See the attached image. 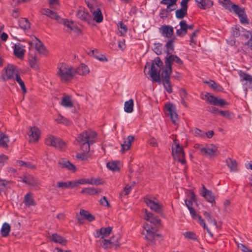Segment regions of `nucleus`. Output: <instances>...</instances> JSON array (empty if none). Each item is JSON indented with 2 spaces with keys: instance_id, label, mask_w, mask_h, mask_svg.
I'll use <instances>...</instances> for the list:
<instances>
[{
  "instance_id": "49",
  "label": "nucleus",
  "mask_w": 252,
  "mask_h": 252,
  "mask_svg": "<svg viewBox=\"0 0 252 252\" xmlns=\"http://www.w3.org/2000/svg\"><path fill=\"white\" fill-rule=\"evenodd\" d=\"M96 133L95 132H89V138H88V142L90 145H92L95 142V138L96 137Z\"/></svg>"
},
{
  "instance_id": "45",
  "label": "nucleus",
  "mask_w": 252,
  "mask_h": 252,
  "mask_svg": "<svg viewBox=\"0 0 252 252\" xmlns=\"http://www.w3.org/2000/svg\"><path fill=\"white\" fill-rule=\"evenodd\" d=\"M88 138H89V132L84 131L80 134L79 136L78 137L77 140L79 143L84 142L87 143Z\"/></svg>"
},
{
  "instance_id": "3",
  "label": "nucleus",
  "mask_w": 252,
  "mask_h": 252,
  "mask_svg": "<svg viewBox=\"0 0 252 252\" xmlns=\"http://www.w3.org/2000/svg\"><path fill=\"white\" fill-rule=\"evenodd\" d=\"M58 69L57 75L62 82H68L75 76L74 68L69 66L64 63H60L58 66Z\"/></svg>"
},
{
  "instance_id": "31",
  "label": "nucleus",
  "mask_w": 252,
  "mask_h": 252,
  "mask_svg": "<svg viewBox=\"0 0 252 252\" xmlns=\"http://www.w3.org/2000/svg\"><path fill=\"white\" fill-rule=\"evenodd\" d=\"M189 213L192 218L193 220H197L200 224L202 223L201 220L204 221L201 216L196 213V212L193 207H190V208L189 209Z\"/></svg>"
},
{
  "instance_id": "22",
  "label": "nucleus",
  "mask_w": 252,
  "mask_h": 252,
  "mask_svg": "<svg viewBox=\"0 0 252 252\" xmlns=\"http://www.w3.org/2000/svg\"><path fill=\"white\" fill-rule=\"evenodd\" d=\"M90 72L87 65L84 63H81L77 68L74 69V75L78 74L80 75H85Z\"/></svg>"
},
{
  "instance_id": "20",
  "label": "nucleus",
  "mask_w": 252,
  "mask_h": 252,
  "mask_svg": "<svg viewBox=\"0 0 252 252\" xmlns=\"http://www.w3.org/2000/svg\"><path fill=\"white\" fill-rule=\"evenodd\" d=\"M162 35L167 38H171L174 33L173 28L169 25H164L161 27Z\"/></svg>"
},
{
  "instance_id": "18",
  "label": "nucleus",
  "mask_w": 252,
  "mask_h": 252,
  "mask_svg": "<svg viewBox=\"0 0 252 252\" xmlns=\"http://www.w3.org/2000/svg\"><path fill=\"white\" fill-rule=\"evenodd\" d=\"M58 164L61 168H67L73 172H75L76 169L75 166L66 159H62L60 160L58 162Z\"/></svg>"
},
{
  "instance_id": "9",
  "label": "nucleus",
  "mask_w": 252,
  "mask_h": 252,
  "mask_svg": "<svg viewBox=\"0 0 252 252\" xmlns=\"http://www.w3.org/2000/svg\"><path fill=\"white\" fill-rule=\"evenodd\" d=\"M76 15L77 18L89 24L91 23L93 20L91 15L87 9L83 7H80L77 10Z\"/></svg>"
},
{
  "instance_id": "10",
  "label": "nucleus",
  "mask_w": 252,
  "mask_h": 252,
  "mask_svg": "<svg viewBox=\"0 0 252 252\" xmlns=\"http://www.w3.org/2000/svg\"><path fill=\"white\" fill-rule=\"evenodd\" d=\"M80 215H77V219L78 222L80 224L83 223V220H86L90 222L93 221L95 220V217L92 214L89 213V211H86L84 209H80Z\"/></svg>"
},
{
  "instance_id": "56",
  "label": "nucleus",
  "mask_w": 252,
  "mask_h": 252,
  "mask_svg": "<svg viewBox=\"0 0 252 252\" xmlns=\"http://www.w3.org/2000/svg\"><path fill=\"white\" fill-rule=\"evenodd\" d=\"M179 25L180 26V28L182 29V31L184 32V33L187 34L188 31V24H187L186 21L184 20H182L180 21L179 23Z\"/></svg>"
},
{
  "instance_id": "51",
  "label": "nucleus",
  "mask_w": 252,
  "mask_h": 252,
  "mask_svg": "<svg viewBox=\"0 0 252 252\" xmlns=\"http://www.w3.org/2000/svg\"><path fill=\"white\" fill-rule=\"evenodd\" d=\"M231 8L237 15H239V14H241L242 13H244L245 11L244 8H241L236 4H232Z\"/></svg>"
},
{
  "instance_id": "12",
  "label": "nucleus",
  "mask_w": 252,
  "mask_h": 252,
  "mask_svg": "<svg viewBox=\"0 0 252 252\" xmlns=\"http://www.w3.org/2000/svg\"><path fill=\"white\" fill-rule=\"evenodd\" d=\"M28 134L30 137V142H36L40 138V130L36 126L31 127Z\"/></svg>"
},
{
  "instance_id": "5",
  "label": "nucleus",
  "mask_w": 252,
  "mask_h": 252,
  "mask_svg": "<svg viewBox=\"0 0 252 252\" xmlns=\"http://www.w3.org/2000/svg\"><path fill=\"white\" fill-rule=\"evenodd\" d=\"M45 144L56 148L63 149L65 146V142L60 138L50 135L45 139Z\"/></svg>"
},
{
  "instance_id": "27",
  "label": "nucleus",
  "mask_w": 252,
  "mask_h": 252,
  "mask_svg": "<svg viewBox=\"0 0 252 252\" xmlns=\"http://www.w3.org/2000/svg\"><path fill=\"white\" fill-rule=\"evenodd\" d=\"M25 45L20 43H17V58L23 60L24 58L26 50L24 49Z\"/></svg>"
},
{
  "instance_id": "33",
  "label": "nucleus",
  "mask_w": 252,
  "mask_h": 252,
  "mask_svg": "<svg viewBox=\"0 0 252 252\" xmlns=\"http://www.w3.org/2000/svg\"><path fill=\"white\" fill-rule=\"evenodd\" d=\"M61 104L63 106L66 108H70L73 106L71 98L69 95H65L63 97Z\"/></svg>"
},
{
  "instance_id": "63",
  "label": "nucleus",
  "mask_w": 252,
  "mask_h": 252,
  "mask_svg": "<svg viewBox=\"0 0 252 252\" xmlns=\"http://www.w3.org/2000/svg\"><path fill=\"white\" fill-rule=\"evenodd\" d=\"M246 32L250 33L251 35V36L250 39L245 43L244 45L245 46H248L250 49L252 50V31H247Z\"/></svg>"
},
{
  "instance_id": "11",
  "label": "nucleus",
  "mask_w": 252,
  "mask_h": 252,
  "mask_svg": "<svg viewBox=\"0 0 252 252\" xmlns=\"http://www.w3.org/2000/svg\"><path fill=\"white\" fill-rule=\"evenodd\" d=\"M18 181H22L27 185L35 186L38 184V180L29 174H25L23 177H19Z\"/></svg>"
},
{
  "instance_id": "26",
  "label": "nucleus",
  "mask_w": 252,
  "mask_h": 252,
  "mask_svg": "<svg viewBox=\"0 0 252 252\" xmlns=\"http://www.w3.org/2000/svg\"><path fill=\"white\" fill-rule=\"evenodd\" d=\"M29 62L30 66L32 69L37 70L39 68V61L35 55L29 54Z\"/></svg>"
},
{
  "instance_id": "13",
  "label": "nucleus",
  "mask_w": 252,
  "mask_h": 252,
  "mask_svg": "<svg viewBox=\"0 0 252 252\" xmlns=\"http://www.w3.org/2000/svg\"><path fill=\"white\" fill-rule=\"evenodd\" d=\"M145 219L158 227L161 225V220L152 213L148 212L147 210H146Z\"/></svg>"
},
{
  "instance_id": "64",
  "label": "nucleus",
  "mask_w": 252,
  "mask_h": 252,
  "mask_svg": "<svg viewBox=\"0 0 252 252\" xmlns=\"http://www.w3.org/2000/svg\"><path fill=\"white\" fill-rule=\"evenodd\" d=\"M234 37H238L240 35V28L236 26L233 29L232 33Z\"/></svg>"
},
{
  "instance_id": "43",
  "label": "nucleus",
  "mask_w": 252,
  "mask_h": 252,
  "mask_svg": "<svg viewBox=\"0 0 252 252\" xmlns=\"http://www.w3.org/2000/svg\"><path fill=\"white\" fill-rule=\"evenodd\" d=\"M9 139L8 137L3 133L0 132V146L5 148L7 146Z\"/></svg>"
},
{
  "instance_id": "24",
  "label": "nucleus",
  "mask_w": 252,
  "mask_h": 252,
  "mask_svg": "<svg viewBox=\"0 0 252 252\" xmlns=\"http://www.w3.org/2000/svg\"><path fill=\"white\" fill-rule=\"evenodd\" d=\"M175 37H173L170 39L168 40L166 42V44L165 45V50L164 52L167 54V55L173 54L174 52V42L175 40Z\"/></svg>"
},
{
  "instance_id": "48",
  "label": "nucleus",
  "mask_w": 252,
  "mask_h": 252,
  "mask_svg": "<svg viewBox=\"0 0 252 252\" xmlns=\"http://www.w3.org/2000/svg\"><path fill=\"white\" fill-rule=\"evenodd\" d=\"M71 183L68 182H58L57 183L56 187L58 188L68 189L70 188Z\"/></svg>"
},
{
  "instance_id": "28",
  "label": "nucleus",
  "mask_w": 252,
  "mask_h": 252,
  "mask_svg": "<svg viewBox=\"0 0 252 252\" xmlns=\"http://www.w3.org/2000/svg\"><path fill=\"white\" fill-rule=\"evenodd\" d=\"M203 83L208 85L210 88H212L215 91L222 92L223 90V88L221 86L218 85L214 81L212 80H209V81H204Z\"/></svg>"
},
{
  "instance_id": "29",
  "label": "nucleus",
  "mask_w": 252,
  "mask_h": 252,
  "mask_svg": "<svg viewBox=\"0 0 252 252\" xmlns=\"http://www.w3.org/2000/svg\"><path fill=\"white\" fill-rule=\"evenodd\" d=\"M24 202L25 204L28 207L36 205V203L32 197V194L31 192H29L25 195Z\"/></svg>"
},
{
  "instance_id": "60",
  "label": "nucleus",
  "mask_w": 252,
  "mask_h": 252,
  "mask_svg": "<svg viewBox=\"0 0 252 252\" xmlns=\"http://www.w3.org/2000/svg\"><path fill=\"white\" fill-rule=\"evenodd\" d=\"M131 189V187L129 186L128 185H126L122 191L120 193V195L122 196L124 195H128L130 192Z\"/></svg>"
},
{
  "instance_id": "30",
  "label": "nucleus",
  "mask_w": 252,
  "mask_h": 252,
  "mask_svg": "<svg viewBox=\"0 0 252 252\" xmlns=\"http://www.w3.org/2000/svg\"><path fill=\"white\" fill-rule=\"evenodd\" d=\"M18 24L20 28L23 30H27L30 28V23L28 19L20 18L18 19Z\"/></svg>"
},
{
  "instance_id": "57",
  "label": "nucleus",
  "mask_w": 252,
  "mask_h": 252,
  "mask_svg": "<svg viewBox=\"0 0 252 252\" xmlns=\"http://www.w3.org/2000/svg\"><path fill=\"white\" fill-rule=\"evenodd\" d=\"M100 204L103 206L110 208L111 205L105 196H103L99 200Z\"/></svg>"
},
{
  "instance_id": "36",
  "label": "nucleus",
  "mask_w": 252,
  "mask_h": 252,
  "mask_svg": "<svg viewBox=\"0 0 252 252\" xmlns=\"http://www.w3.org/2000/svg\"><path fill=\"white\" fill-rule=\"evenodd\" d=\"M10 231V224L7 222H4L1 228L0 233L2 237H6L8 235Z\"/></svg>"
},
{
  "instance_id": "32",
  "label": "nucleus",
  "mask_w": 252,
  "mask_h": 252,
  "mask_svg": "<svg viewBox=\"0 0 252 252\" xmlns=\"http://www.w3.org/2000/svg\"><path fill=\"white\" fill-rule=\"evenodd\" d=\"M226 162L231 171H237V163L236 160L233 159L231 158H228L226 160Z\"/></svg>"
},
{
  "instance_id": "17",
  "label": "nucleus",
  "mask_w": 252,
  "mask_h": 252,
  "mask_svg": "<svg viewBox=\"0 0 252 252\" xmlns=\"http://www.w3.org/2000/svg\"><path fill=\"white\" fill-rule=\"evenodd\" d=\"M202 188L203 192L201 193V195L205 198V199L211 203L215 202V195L212 191L206 188L204 185H203Z\"/></svg>"
},
{
  "instance_id": "46",
  "label": "nucleus",
  "mask_w": 252,
  "mask_h": 252,
  "mask_svg": "<svg viewBox=\"0 0 252 252\" xmlns=\"http://www.w3.org/2000/svg\"><path fill=\"white\" fill-rule=\"evenodd\" d=\"M102 238L107 237L110 235L112 231V227L108 226L107 227H101Z\"/></svg>"
},
{
  "instance_id": "38",
  "label": "nucleus",
  "mask_w": 252,
  "mask_h": 252,
  "mask_svg": "<svg viewBox=\"0 0 252 252\" xmlns=\"http://www.w3.org/2000/svg\"><path fill=\"white\" fill-rule=\"evenodd\" d=\"M119 162L117 161H113L111 162H108L107 163V167L113 171L117 172L119 171L120 168L118 165Z\"/></svg>"
},
{
  "instance_id": "16",
  "label": "nucleus",
  "mask_w": 252,
  "mask_h": 252,
  "mask_svg": "<svg viewBox=\"0 0 252 252\" xmlns=\"http://www.w3.org/2000/svg\"><path fill=\"white\" fill-rule=\"evenodd\" d=\"M165 107L166 110L169 112L171 121L175 124L178 119V115L176 112L175 106L171 103H168L165 104Z\"/></svg>"
},
{
  "instance_id": "42",
  "label": "nucleus",
  "mask_w": 252,
  "mask_h": 252,
  "mask_svg": "<svg viewBox=\"0 0 252 252\" xmlns=\"http://www.w3.org/2000/svg\"><path fill=\"white\" fill-rule=\"evenodd\" d=\"M203 215L205 219L209 223H212L214 225H217V220L209 213L205 211L203 212Z\"/></svg>"
},
{
  "instance_id": "4",
  "label": "nucleus",
  "mask_w": 252,
  "mask_h": 252,
  "mask_svg": "<svg viewBox=\"0 0 252 252\" xmlns=\"http://www.w3.org/2000/svg\"><path fill=\"white\" fill-rule=\"evenodd\" d=\"M172 154L174 158L177 159L178 161L182 164H185L186 163L183 148L180 147L179 142H177L176 140L174 141V144L172 145Z\"/></svg>"
},
{
  "instance_id": "59",
  "label": "nucleus",
  "mask_w": 252,
  "mask_h": 252,
  "mask_svg": "<svg viewBox=\"0 0 252 252\" xmlns=\"http://www.w3.org/2000/svg\"><path fill=\"white\" fill-rule=\"evenodd\" d=\"M76 158L81 160H87L88 158V153L84 152L78 153L76 155Z\"/></svg>"
},
{
  "instance_id": "54",
  "label": "nucleus",
  "mask_w": 252,
  "mask_h": 252,
  "mask_svg": "<svg viewBox=\"0 0 252 252\" xmlns=\"http://www.w3.org/2000/svg\"><path fill=\"white\" fill-rule=\"evenodd\" d=\"M156 46L154 47L153 51L158 55L162 54V44L158 43L155 44Z\"/></svg>"
},
{
  "instance_id": "62",
  "label": "nucleus",
  "mask_w": 252,
  "mask_h": 252,
  "mask_svg": "<svg viewBox=\"0 0 252 252\" xmlns=\"http://www.w3.org/2000/svg\"><path fill=\"white\" fill-rule=\"evenodd\" d=\"M204 132L202 131L200 129H198L197 128H195L194 129V133L195 136H198L200 137L204 138Z\"/></svg>"
},
{
  "instance_id": "8",
  "label": "nucleus",
  "mask_w": 252,
  "mask_h": 252,
  "mask_svg": "<svg viewBox=\"0 0 252 252\" xmlns=\"http://www.w3.org/2000/svg\"><path fill=\"white\" fill-rule=\"evenodd\" d=\"M15 72V66L11 64H8L1 71V77L6 81L13 77Z\"/></svg>"
},
{
  "instance_id": "61",
  "label": "nucleus",
  "mask_w": 252,
  "mask_h": 252,
  "mask_svg": "<svg viewBox=\"0 0 252 252\" xmlns=\"http://www.w3.org/2000/svg\"><path fill=\"white\" fill-rule=\"evenodd\" d=\"M227 104H228V103L224 99L217 97V100H216L214 105L223 107Z\"/></svg>"
},
{
  "instance_id": "50",
  "label": "nucleus",
  "mask_w": 252,
  "mask_h": 252,
  "mask_svg": "<svg viewBox=\"0 0 252 252\" xmlns=\"http://www.w3.org/2000/svg\"><path fill=\"white\" fill-rule=\"evenodd\" d=\"M59 23H63L65 27L69 28L70 31L74 30V28L71 26L73 24V22L72 21H69L67 19L63 18V21H60Z\"/></svg>"
},
{
  "instance_id": "1",
  "label": "nucleus",
  "mask_w": 252,
  "mask_h": 252,
  "mask_svg": "<svg viewBox=\"0 0 252 252\" xmlns=\"http://www.w3.org/2000/svg\"><path fill=\"white\" fill-rule=\"evenodd\" d=\"M175 62L179 65H182L183 63V61L177 55L173 54H168L165 58V67L162 70L161 73V77L162 79V84L166 90L169 94L172 92L171 83L170 81V75L172 72V65Z\"/></svg>"
},
{
  "instance_id": "55",
  "label": "nucleus",
  "mask_w": 252,
  "mask_h": 252,
  "mask_svg": "<svg viewBox=\"0 0 252 252\" xmlns=\"http://www.w3.org/2000/svg\"><path fill=\"white\" fill-rule=\"evenodd\" d=\"M49 17L52 19H56L59 23L60 21H63V18L58 15L56 12L52 10L50 12Z\"/></svg>"
},
{
  "instance_id": "41",
  "label": "nucleus",
  "mask_w": 252,
  "mask_h": 252,
  "mask_svg": "<svg viewBox=\"0 0 252 252\" xmlns=\"http://www.w3.org/2000/svg\"><path fill=\"white\" fill-rule=\"evenodd\" d=\"M118 28L120 32V35L123 36L126 34L127 32V27L122 21L119 22L118 25Z\"/></svg>"
},
{
  "instance_id": "47",
  "label": "nucleus",
  "mask_w": 252,
  "mask_h": 252,
  "mask_svg": "<svg viewBox=\"0 0 252 252\" xmlns=\"http://www.w3.org/2000/svg\"><path fill=\"white\" fill-rule=\"evenodd\" d=\"M205 97H207V101L211 104L215 105L216 100H217V97H216L209 93H206L204 95Z\"/></svg>"
},
{
  "instance_id": "40",
  "label": "nucleus",
  "mask_w": 252,
  "mask_h": 252,
  "mask_svg": "<svg viewBox=\"0 0 252 252\" xmlns=\"http://www.w3.org/2000/svg\"><path fill=\"white\" fill-rule=\"evenodd\" d=\"M17 82L20 85L22 92V94L24 95L27 93V89L24 82L22 80L21 77L17 73Z\"/></svg>"
},
{
  "instance_id": "2",
  "label": "nucleus",
  "mask_w": 252,
  "mask_h": 252,
  "mask_svg": "<svg viewBox=\"0 0 252 252\" xmlns=\"http://www.w3.org/2000/svg\"><path fill=\"white\" fill-rule=\"evenodd\" d=\"M155 65L157 66L162 68L163 70L164 69L165 66L163 65V63L158 57H156L153 60L151 61V62H147L145 65L144 73L146 74V68L148 67V71L147 74L150 75V76L152 78V81L154 82H157L160 83L162 82L161 77L160 69H158L156 67Z\"/></svg>"
},
{
  "instance_id": "34",
  "label": "nucleus",
  "mask_w": 252,
  "mask_h": 252,
  "mask_svg": "<svg viewBox=\"0 0 252 252\" xmlns=\"http://www.w3.org/2000/svg\"><path fill=\"white\" fill-rule=\"evenodd\" d=\"M188 15V9L181 7L175 11V16L178 19H182Z\"/></svg>"
},
{
  "instance_id": "23",
  "label": "nucleus",
  "mask_w": 252,
  "mask_h": 252,
  "mask_svg": "<svg viewBox=\"0 0 252 252\" xmlns=\"http://www.w3.org/2000/svg\"><path fill=\"white\" fill-rule=\"evenodd\" d=\"M50 241L55 243H59L62 245H65L67 240L64 237L61 236L57 233H54L50 237Z\"/></svg>"
},
{
  "instance_id": "53",
  "label": "nucleus",
  "mask_w": 252,
  "mask_h": 252,
  "mask_svg": "<svg viewBox=\"0 0 252 252\" xmlns=\"http://www.w3.org/2000/svg\"><path fill=\"white\" fill-rule=\"evenodd\" d=\"M81 145V150L84 152L88 153L90 150V145L87 142V143L84 142L80 143Z\"/></svg>"
},
{
  "instance_id": "25",
  "label": "nucleus",
  "mask_w": 252,
  "mask_h": 252,
  "mask_svg": "<svg viewBox=\"0 0 252 252\" xmlns=\"http://www.w3.org/2000/svg\"><path fill=\"white\" fill-rule=\"evenodd\" d=\"M195 1L198 4V7L202 9L210 8L213 5V1L211 0H195Z\"/></svg>"
},
{
  "instance_id": "14",
  "label": "nucleus",
  "mask_w": 252,
  "mask_h": 252,
  "mask_svg": "<svg viewBox=\"0 0 252 252\" xmlns=\"http://www.w3.org/2000/svg\"><path fill=\"white\" fill-rule=\"evenodd\" d=\"M88 6L90 8V11L94 16V20L97 23L102 22L103 17L100 9L99 8L95 9L89 4H88Z\"/></svg>"
},
{
  "instance_id": "21",
  "label": "nucleus",
  "mask_w": 252,
  "mask_h": 252,
  "mask_svg": "<svg viewBox=\"0 0 252 252\" xmlns=\"http://www.w3.org/2000/svg\"><path fill=\"white\" fill-rule=\"evenodd\" d=\"M134 139V137L133 136L129 135L127 136V139L124 141V143L121 144V151L123 153H124L129 149L131 145V143Z\"/></svg>"
},
{
  "instance_id": "35",
  "label": "nucleus",
  "mask_w": 252,
  "mask_h": 252,
  "mask_svg": "<svg viewBox=\"0 0 252 252\" xmlns=\"http://www.w3.org/2000/svg\"><path fill=\"white\" fill-rule=\"evenodd\" d=\"M36 42L35 43V47L36 50L40 53L45 54L46 48L43 44L38 39L35 37Z\"/></svg>"
},
{
  "instance_id": "44",
  "label": "nucleus",
  "mask_w": 252,
  "mask_h": 252,
  "mask_svg": "<svg viewBox=\"0 0 252 252\" xmlns=\"http://www.w3.org/2000/svg\"><path fill=\"white\" fill-rule=\"evenodd\" d=\"M98 192L99 191L94 188H86L81 191V193L87 195H94L98 193Z\"/></svg>"
},
{
  "instance_id": "37",
  "label": "nucleus",
  "mask_w": 252,
  "mask_h": 252,
  "mask_svg": "<svg viewBox=\"0 0 252 252\" xmlns=\"http://www.w3.org/2000/svg\"><path fill=\"white\" fill-rule=\"evenodd\" d=\"M133 100L130 99L125 102L124 110L128 113H131L133 111Z\"/></svg>"
},
{
  "instance_id": "52",
  "label": "nucleus",
  "mask_w": 252,
  "mask_h": 252,
  "mask_svg": "<svg viewBox=\"0 0 252 252\" xmlns=\"http://www.w3.org/2000/svg\"><path fill=\"white\" fill-rule=\"evenodd\" d=\"M184 236L186 238H187L189 239L192 240L193 241L197 240V239L196 236V234L193 232L188 231V232H185L184 233Z\"/></svg>"
},
{
  "instance_id": "39",
  "label": "nucleus",
  "mask_w": 252,
  "mask_h": 252,
  "mask_svg": "<svg viewBox=\"0 0 252 252\" xmlns=\"http://www.w3.org/2000/svg\"><path fill=\"white\" fill-rule=\"evenodd\" d=\"M92 55L93 56L95 59L102 62H106L108 61L105 56L99 54L98 51L97 49H94L91 51Z\"/></svg>"
},
{
  "instance_id": "7",
  "label": "nucleus",
  "mask_w": 252,
  "mask_h": 252,
  "mask_svg": "<svg viewBox=\"0 0 252 252\" xmlns=\"http://www.w3.org/2000/svg\"><path fill=\"white\" fill-rule=\"evenodd\" d=\"M115 238V237H112L109 240H106L105 239L100 240L102 248L104 249H107L116 248L119 246L120 242L119 237H117L116 240Z\"/></svg>"
},
{
  "instance_id": "19",
  "label": "nucleus",
  "mask_w": 252,
  "mask_h": 252,
  "mask_svg": "<svg viewBox=\"0 0 252 252\" xmlns=\"http://www.w3.org/2000/svg\"><path fill=\"white\" fill-rule=\"evenodd\" d=\"M211 147H205L200 149V152L202 154H207L210 157H213L215 155L218 151V148L216 146L212 144Z\"/></svg>"
},
{
  "instance_id": "6",
  "label": "nucleus",
  "mask_w": 252,
  "mask_h": 252,
  "mask_svg": "<svg viewBox=\"0 0 252 252\" xmlns=\"http://www.w3.org/2000/svg\"><path fill=\"white\" fill-rule=\"evenodd\" d=\"M144 201L151 210L160 215L163 213V205L162 204L156 202L148 197H145Z\"/></svg>"
},
{
  "instance_id": "15",
  "label": "nucleus",
  "mask_w": 252,
  "mask_h": 252,
  "mask_svg": "<svg viewBox=\"0 0 252 252\" xmlns=\"http://www.w3.org/2000/svg\"><path fill=\"white\" fill-rule=\"evenodd\" d=\"M144 228L146 231V238L151 242H154L155 237V232L157 231V229L148 223L144 224Z\"/></svg>"
},
{
  "instance_id": "58",
  "label": "nucleus",
  "mask_w": 252,
  "mask_h": 252,
  "mask_svg": "<svg viewBox=\"0 0 252 252\" xmlns=\"http://www.w3.org/2000/svg\"><path fill=\"white\" fill-rule=\"evenodd\" d=\"M178 0H162L160 3L164 5H176Z\"/></svg>"
}]
</instances>
